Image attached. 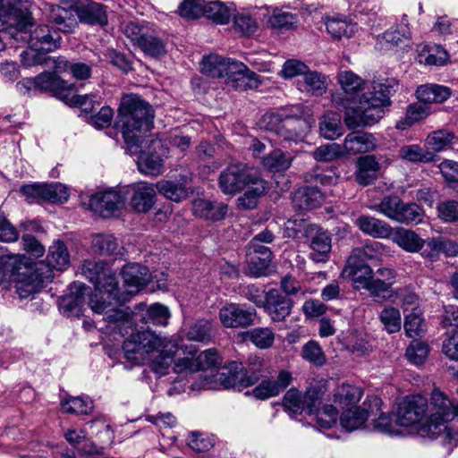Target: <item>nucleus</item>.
Returning <instances> with one entry per match:
<instances>
[{
  "instance_id": "8",
  "label": "nucleus",
  "mask_w": 458,
  "mask_h": 458,
  "mask_svg": "<svg viewBox=\"0 0 458 458\" xmlns=\"http://www.w3.org/2000/svg\"><path fill=\"white\" fill-rule=\"evenodd\" d=\"M372 209L390 220L404 225L420 223L423 217V211L416 203H405L398 196L384 197Z\"/></svg>"
},
{
  "instance_id": "1",
  "label": "nucleus",
  "mask_w": 458,
  "mask_h": 458,
  "mask_svg": "<svg viewBox=\"0 0 458 458\" xmlns=\"http://www.w3.org/2000/svg\"><path fill=\"white\" fill-rule=\"evenodd\" d=\"M343 92L332 94L333 106L344 112V122L349 129L371 126L385 114V107L391 105L390 98L398 83L394 79L365 81L351 71L337 75Z\"/></svg>"
},
{
  "instance_id": "47",
  "label": "nucleus",
  "mask_w": 458,
  "mask_h": 458,
  "mask_svg": "<svg viewBox=\"0 0 458 458\" xmlns=\"http://www.w3.org/2000/svg\"><path fill=\"white\" fill-rule=\"evenodd\" d=\"M63 410L66 413L76 415H88L92 412L94 409L93 402L89 397H69L68 399L61 402Z\"/></svg>"
},
{
  "instance_id": "38",
  "label": "nucleus",
  "mask_w": 458,
  "mask_h": 458,
  "mask_svg": "<svg viewBox=\"0 0 458 458\" xmlns=\"http://www.w3.org/2000/svg\"><path fill=\"white\" fill-rule=\"evenodd\" d=\"M450 88L438 84H425L418 87L417 98L425 104L442 103L451 97Z\"/></svg>"
},
{
  "instance_id": "44",
  "label": "nucleus",
  "mask_w": 458,
  "mask_h": 458,
  "mask_svg": "<svg viewBox=\"0 0 458 458\" xmlns=\"http://www.w3.org/2000/svg\"><path fill=\"white\" fill-rule=\"evenodd\" d=\"M319 131L322 137L327 140H335L343 135L344 130L340 114L335 112L325 114L319 122Z\"/></svg>"
},
{
  "instance_id": "58",
  "label": "nucleus",
  "mask_w": 458,
  "mask_h": 458,
  "mask_svg": "<svg viewBox=\"0 0 458 458\" xmlns=\"http://www.w3.org/2000/svg\"><path fill=\"white\" fill-rule=\"evenodd\" d=\"M419 56L420 63L428 65H444L449 59L447 51L440 46H435L428 50L423 49Z\"/></svg>"
},
{
  "instance_id": "18",
  "label": "nucleus",
  "mask_w": 458,
  "mask_h": 458,
  "mask_svg": "<svg viewBox=\"0 0 458 458\" xmlns=\"http://www.w3.org/2000/svg\"><path fill=\"white\" fill-rule=\"evenodd\" d=\"M21 191L31 200L63 203L69 198L67 187L60 182L28 184L22 186Z\"/></svg>"
},
{
  "instance_id": "15",
  "label": "nucleus",
  "mask_w": 458,
  "mask_h": 458,
  "mask_svg": "<svg viewBox=\"0 0 458 458\" xmlns=\"http://www.w3.org/2000/svg\"><path fill=\"white\" fill-rule=\"evenodd\" d=\"M428 411V401L421 395L404 398L398 405L396 413L400 427H411L420 423Z\"/></svg>"
},
{
  "instance_id": "48",
  "label": "nucleus",
  "mask_w": 458,
  "mask_h": 458,
  "mask_svg": "<svg viewBox=\"0 0 458 458\" xmlns=\"http://www.w3.org/2000/svg\"><path fill=\"white\" fill-rule=\"evenodd\" d=\"M233 14V10L225 5L220 1L205 2V12L203 16L214 21L215 22L227 23Z\"/></svg>"
},
{
  "instance_id": "27",
  "label": "nucleus",
  "mask_w": 458,
  "mask_h": 458,
  "mask_svg": "<svg viewBox=\"0 0 458 458\" xmlns=\"http://www.w3.org/2000/svg\"><path fill=\"white\" fill-rule=\"evenodd\" d=\"M227 210V205L223 202L205 199H197L192 202L193 215L205 220L220 221L225 217Z\"/></svg>"
},
{
  "instance_id": "17",
  "label": "nucleus",
  "mask_w": 458,
  "mask_h": 458,
  "mask_svg": "<svg viewBox=\"0 0 458 458\" xmlns=\"http://www.w3.org/2000/svg\"><path fill=\"white\" fill-rule=\"evenodd\" d=\"M125 291L121 293L126 300L141 291L151 280L152 276L148 268L140 263H128L121 270Z\"/></svg>"
},
{
  "instance_id": "55",
  "label": "nucleus",
  "mask_w": 458,
  "mask_h": 458,
  "mask_svg": "<svg viewBox=\"0 0 458 458\" xmlns=\"http://www.w3.org/2000/svg\"><path fill=\"white\" fill-rule=\"evenodd\" d=\"M344 156L343 147L337 143L322 145L312 152V157L318 162H332Z\"/></svg>"
},
{
  "instance_id": "31",
  "label": "nucleus",
  "mask_w": 458,
  "mask_h": 458,
  "mask_svg": "<svg viewBox=\"0 0 458 458\" xmlns=\"http://www.w3.org/2000/svg\"><path fill=\"white\" fill-rule=\"evenodd\" d=\"M396 271L391 267H380L374 271L372 281V297L386 299V293L388 297H392V288L395 284Z\"/></svg>"
},
{
  "instance_id": "61",
  "label": "nucleus",
  "mask_w": 458,
  "mask_h": 458,
  "mask_svg": "<svg viewBox=\"0 0 458 458\" xmlns=\"http://www.w3.org/2000/svg\"><path fill=\"white\" fill-rule=\"evenodd\" d=\"M168 309L159 303H154L146 309L143 320L146 323H152L157 326H165L169 318Z\"/></svg>"
},
{
  "instance_id": "5",
  "label": "nucleus",
  "mask_w": 458,
  "mask_h": 458,
  "mask_svg": "<svg viewBox=\"0 0 458 458\" xmlns=\"http://www.w3.org/2000/svg\"><path fill=\"white\" fill-rule=\"evenodd\" d=\"M428 420L420 428V433L436 438L447 428V422L458 416V403H454L439 388H434L428 404Z\"/></svg>"
},
{
  "instance_id": "9",
  "label": "nucleus",
  "mask_w": 458,
  "mask_h": 458,
  "mask_svg": "<svg viewBox=\"0 0 458 458\" xmlns=\"http://www.w3.org/2000/svg\"><path fill=\"white\" fill-rule=\"evenodd\" d=\"M30 52H23V62L26 65H35L43 63V58L37 56L33 52H51L60 47L61 37L55 30L47 25L37 27L30 36Z\"/></svg>"
},
{
  "instance_id": "7",
  "label": "nucleus",
  "mask_w": 458,
  "mask_h": 458,
  "mask_svg": "<svg viewBox=\"0 0 458 458\" xmlns=\"http://www.w3.org/2000/svg\"><path fill=\"white\" fill-rule=\"evenodd\" d=\"M303 113L300 106L284 110L281 113L266 114L263 116L264 126L286 141H296L302 137Z\"/></svg>"
},
{
  "instance_id": "41",
  "label": "nucleus",
  "mask_w": 458,
  "mask_h": 458,
  "mask_svg": "<svg viewBox=\"0 0 458 458\" xmlns=\"http://www.w3.org/2000/svg\"><path fill=\"white\" fill-rule=\"evenodd\" d=\"M362 391L360 387L343 384L338 386L334 394V403L341 409L346 410L358 403L361 398Z\"/></svg>"
},
{
  "instance_id": "26",
  "label": "nucleus",
  "mask_w": 458,
  "mask_h": 458,
  "mask_svg": "<svg viewBox=\"0 0 458 458\" xmlns=\"http://www.w3.org/2000/svg\"><path fill=\"white\" fill-rule=\"evenodd\" d=\"M342 147L344 156H354L373 151L377 147V142L372 134L356 131L345 136Z\"/></svg>"
},
{
  "instance_id": "46",
  "label": "nucleus",
  "mask_w": 458,
  "mask_h": 458,
  "mask_svg": "<svg viewBox=\"0 0 458 458\" xmlns=\"http://www.w3.org/2000/svg\"><path fill=\"white\" fill-rule=\"evenodd\" d=\"M292 161L293 158L289 154L281 149H274L263 157L262 165L271 172H283L291 166Z\"/></svg>"
},
{
  "instance_id": "59",
  "label": "nucleus",
  "mask_w": 458,
  "mask_h": 458,
  "mask_svg": "<svg viewBox=\"0 0 458 458\" xmlns=\"http://www.w3.org/2000/svg\"><path fill=\"white\" fill-rule=\"evenodd\" d=\"M212 325L208 320H198L187 331L186 337L190 341L208 342L211 339Z\"/></svg>"
},
{
  "instance_id": "10",
  "label": "nucleus",
  "mask_w": 458,
  "mask_h": 458,
  "mask_svg": "<svg viewBox=\"0 0 458 458\" xmlns=\"http://www.w3.org/2000/svg\"><path fill=\"white\" fill-rule=\"evenodd\" d=\"M258 174L243 164H230L220 173L218 186L224 194L235 195L245 190Z\"/></svg>"
},
{
  "instance_id": "21",
  "label": "nucleus",
  "mask_w": 458,
  "mask_h": 458,
  "mask_svg": "<svg viewBox=\"0 0 458 458\" xmlns=\"http://www.w3.org/2000/svg\"><path fill=\"white\" fill-rule=\"evenodd\" d=\"M342 275L352 280L354 288L367 290L371 295L374 271L367 263L348 258Z\"/></svg>"
},
{
  "instance_id": "12",
  "label": "nucleus",
  "mask_w": 458,
  "mask_h": 458,
  "mask_svg": "<svg viewBox=\"0 0 458 458\" xmlns=\"http://www.w3.org/2000/svg\"><path fill=\"white\" fill-rule=\"evenodd\" d=\"M17 87H24L27 91L33 89L53 92L56 97L64 98L69 92L75 90V84L70 83L53 72H42L33 79L19 82Z\"/></svg>"
},
{
  "instance_id": "57",
  "label": "nucleus",
  "mask_w": 458,
  "mask_h": 458,
  "mask_svg": "<svg viewBox=\"0 0 458 458\" xmlns=\"http://www.w3.org/2000/svg\"><path fill=\"white\" fill-rule=\"evenodd\" d=\"M379 319L385 329L392 334L401 329L402 318L397 308L386 307L379 313Z\"/></svg>"
},
{
  "instance_id": "60",
  "label": "nucleus",
  "mask_w": 458,
  "mask_h": 458,
  "mask_svg": "<svg viewBox=\"0 0 458 458\" xmlns=\"http://www.w3.org/2000/svg\"><path fill=\"white\" fill-rule=\"evenodd\" d=\"M204 0H182L178 6V14L185 19L194 20L203 16Z\"/></svg>"
},
{
  "instance_id": "35",
  "label": "nucleus",
  "mask_w": 458,
  "mask_h": 458,
  "mask_svg": "<svg viewBox=\"0 0 458 458\" xmlns=\"http://www.w3.org/2000/svg\"><path fill=\"white\" fill-rule=\"evenodd\" d=\"M355 179L360 185L371 184L377 178L380 165L374 155L362 156L357 160Z\"/></svg>"
},
{
  "instance_id": "19",
  "label": "nucleus",
  "mask_w": 458,
  "mask_h": 458,
  "mask_svg": "<svg viewBox=\"0 0 458 458\" xmlns=\"http://www.w3.org/2000/svg\"><path fill=\"white\" fill-rule=\"evenodd\" d=\"M224 77L227 84L237 90H246L257 87L258 75L250 71L243 63L226 58Z\"/></svg>"
},
{
  "instance_id": "51",
  "label": "nucleus",
  "mask_w": 458,
  "mask_h": 458,
  "mask_svg": "<svg viewBox=\"0 0 458 458\" xmlns=\"http://www.w3.org/2000/svg\"><path fill=\"white\" fill-rule=\"evenodd\" d=\"M225 57L210 55L203 58L201 72L210 78H224Z\"/></svg>"
},
{
  "instance_id": "52",
  "label": "nucleus",
  "mask_w": 458,
  "mask_h": 458,
  "mask_svg": "<svg viewBox=\"0 0 458 458\" xmlns=\"http://www.w3.org/2000/svg\"><path fill=\"white\" fill-rule=\"evenodd\" d=\"M383 250L384 247L382 243L369 241L362 248L353 249L349 258L366 263L368 260L377 259Z\"/></svg>"
},
{
  "instance_id": "4",
  "label": "nucleus",
  "mask_w": 458,
  "mask_h": 458,
  "mask_svg": "<svg viewBox=\"0 0 458 458\" xmlns=\"http://www.w3.org/2000/svg\"><path fill=\"white\" fill-rule=\"evenodd\" d=\"M154 114L151 106L137 95L124 96L118 109L117 125L127 147H140L141 134L151 130Z\"/></svg>"
},
{
  "instance_id": "20",
  "label": "nucleus",
  "mask_w": 458,
  "mask_h": 458,
  "mask_svg": "<svg viewBox=\"0 0 458 458\" xmlns=\"http://www.w3.org/2000/svg\"><path fill=\"white\" fill-rule=\"evenodd\" d=\"M167 154L168 148L160 140H151V151L142 153L139 157V170L147 175L157 176L161 174L164 172V157H166Z\"/></svg>"
},
{
  "instance_id": "29",
  "label": "nucleus",
  "mask_w": 458,
  "mask_h": 458,
  "mask_svg": "<svg viewBox=\"0 0 458 458\" xmlns=\"http://www.w3.org/2000/svg\"><path fill=\"white\" fill-rule=\"evenodd\" d=\"M81 22L90 25H105L107 14L103 4L93 1L81 3L74 10Z\"/></svg>"
},
{
  "instance_id": "40",
  "label": "nucleus",
  "mask_w": 458,
  "mask_h": 458,
  "mask_svg": "<svg viewBox=\"0 0 458 458\" xmlns=\"http://www.w3.org/2000/svg\"><path fill=\"white\" fill-rule=\"evenodd\" d=\"M392 240L403 250L411 253L419 252L425 244V241L415 232L404 228L397 229L394 233Z\"/></svg>"
},
{
  "instance_id": "53",
  "label": "nucleus",
  "mask_w": 458,
  "mask_h": 458,
  "mask_svg": "<svg viewBox=\"0 0 458 458\" xmlns=\"http://www.w3.org/2000/svg\"><path fill=\"white\" fill-rule=\"evenodd\" d=\"M249 340L259 349L270 348L275 341V334L268 327H256L246 333Z\"/></svg>"
},
{
  "instance_id": "42",
  "label": "nucleus",
  "mask_w": 458,
  "mask_h": 458,
  "mask_svg": "<svg viewBox=\"0 0 458 458\" xmlns=\"http://www.w3.org/2000/svg\"><path fill=\"white\" fill-rule=\"evenodd\" d=\"M374 410L367 411L360 407H352L344 411L340 417V423L344 428L352 431L360 428L369 420Z\"/></svg>"
},
{
  "instance_id": "45",
  "label": "nucleus",
  "mask_w": 458,
  "mask_h": 458,
  "mask_svg": "<svg viewBox=\"0 0 458 458\" xmlns=\"http://www.w3.org/2000/svg\"><path fill=\"white\" fill-rule=\"evenodd\" d=\"M155 185L160 194L174 202L182 201L189 194L188 189L185 186L172 181L161 180Z\"/></svg>"
},
{
  "instance_id": "50",
  "label": "nucleus",
  "mask_w": 458,
  "mask_h": 458,
  "mask_svg": "<svg viewBox=\"0 0 458 458\" xmlns=\"http://www.w3.org/2000/svg\"><path fill=\"white\" fill-rule=\"evenodd\" d=\"M297 18L289 12L276 10L268 19V24L271 29L282 32L294 29L296 27Z\"/></svg>"
},
{
  "instance_id": "25",
  "label": "nucleus",
  "mask_w": 458,
  "mask_h": 458,
  "mask_svg": "<svg viewBox=\"0 0 458 458\" xmlns=\"http://www.w3.org/2000/svg\"><path fill=\"white\" fill-rule=\"evenodd\" d=\"M293 380L292 374L286 370H281L276 378L263 379L258 386L252 390V394L259 400H266L278 395L284 391Z\"/></svg>"
},
{
  "instance_id": "6",
  "label": "nucleus",
  "mask_w": 458,
  "mask_h": 458,
  "mask_svg": "<svg viewBox=\"0 0 458 458\" xmlns=\"http://www.w3.org/2000/svg\"><path fill=\"white\" fill-rule=\"evenodd\" d=\"M10 280L15 284L16 293L21 299L28 298L38 292L53 279L48 267L44 264H30L24 256H20Z\"/></svg>"
},
{
  "instance_id": "39",
  "label": "nucleus",
  "mask_w": 458,
  "mask_h": 458,
  "mask_svg": "<svg viewBox=\"0 0 458 458\" xmlns=\"http://www.w3.org/2000/svg\"><path fill=\"white\" fill-rule=\"evenodd\" d=\"M21 0H0V28L16 25L23 17Z\"/></svg>"
},
{
  "instance_id": "28",
  "label": "nucleus",
  "mask_w": 458,
  "mask_h": 458,
  "mask_svg": "<svg viewBox=\"0 0 458 458\" xmlns=\"http://www.w3.org/2000/svg\"><path fill=\"white\" fill-rule=\"evenodd\" d=\"M156 185L139 182L132 186L131 206L137 212H148L155 204Z\"/></svg>"
},
{
  "instance_id": "36",
  "label": "nucleus",
  "mask_w": 458,
  "mask_h": 458,
  "mask_svg": "<svg viewBox=\"0 0 458 458\" xmlns=\"http://www.w3.org/2000/svg\"><path fill=\"white\" fill-rule=\"evenodd\" d=\"M70 255L64 242L55 241L50 247L47 260L38 261L35 264L47 265L54 276V270H64L67 267Z\"/></svg>"
},
{
  "instance_id": "54",
  "label": "nucleus",
  "mask_w": 458,
  "mask_h": 458,
  "mask_svg": "<svg viewBox=\"0 0 458 458\" xmlns=\"http://www.w3.org/2000/svg\"><path fill=\"white\" fill-rule=\"evenodd\" d=\"M249 270L251 276L259 277L266 274L272 261V252L263 254L249 253Z\"/></svg>"
},
{
  "instance_id": "37",
  "label": "nucleus",
  "mask_w": 458,
  "mask_h": 458,
  "mask_svg": "<svg viewBox=\"0 0 458 458\" xmlns=\"http://www.w3.org/2000/svg\"><path fill=\"white\" fill-rule=\"evenodd\" d=\"M266 182L258 174L250 184L246 186L245 192L237 199V205L242 209H251L257 205L258 199L267 189Z\"/></svg>"
},
{
  "instance_id": "32",
  "label": "nucleus",
  "mask_w": 458,
  "mask_h": 458,
  "mask_svg": "<svg viewBox=\"0 0 458 458\" xmlns=\"http://www.w3.org/2000/svg\"><path fill=\"white\" fill-rule=\"evenodd\" d=\"M324 200V195L318 187L307 186L298 189L293 197V207L305 211L319 207Z\"/></svg>"
},
{
  "instance_id": "3",
  "label": "nucleus",
  "mask_w": 458,
  "mask_h": 458,
  "mask_svg": "<svg viewBox=\"0 0 458 458\" xmlns=\"http://www.w3.org/2000/svg\"><path fill=\"white\" fill-rule=\"evenodd\" d=\"M127 332L123 331V334H130L123 344L124 358L134 364L149 360V367L153 372L158 376L166 375L174 362V355L178 352V344L151 330L134 331L131 327Z\"/></svg>"
},
{
  "instance_id": "49",
  "label": "nucleus",
  "mask_w": 458,
  "mask_h": 458,
  "mask_svg": "<svg viewBox=\"0 0 458 458\" xmlns=\"http://www.w3.org/2000/svg\"><path fill=\"white\" fill-rule=\"evenodd\" d=\"M398 155L401 159L411 163H428L433 160V155L417 144L401 147Z\"/></svg>"
},
{
  "instance_id": "13",
  "label": "nucleus",
  "mask_w": 458,
  "mask_h": 458,
  "mask_svg": "<svg viewBox=\"0 0 458 458\" xmlns=\"http://www.w3.org/2000/svg\"><path fill=\"white\" fill-rule=\"evenodd\" d=\"M259 307H263L273 322H282L287 318L293 309V301L283 295L276 289L266 293L264 300L258 297H249Z\"/></svg>"
},
{
  "instance_id": "33",
  "label": "nucleus",
  "mask_w": 458,
  "mask_h": 458,
  "mask_svg": "<svg viewBox=\"0 0 458 458\" xmlns=\"http://www.w3.org/2000/svg\"><path fill=\"white\" fill-rule=\"evenodd\" d=\"M356 225L365 234L373 238L386 239L392 235L393 228L386 222L370 216H360Z\"/></svg>"
},
{
  "instance_id": "34",
  "label": "nucleus",
  "mask_w": 458,
  "mask_h": 458,
  "mask_svg": "<svg viewBox=\"0 0 458 458\" xmlns=\"http://www.w3.org/2000/svg\"><path fill=\"white\" fill-rule=\"evenodd\" d=\"M310 247L312 250L309 255L310 259L314 262H327L332 247L331 237L326 231L317 228L314 234L310 235Z\"/></svg>"
},
{
  "instance_id": "63",
  "label": "nucleus",
  "mask_w": 458,
  "mask_h": 458,
  "mask_svg": "<svg viewBox=\"0 0 458 458\" xmlns=\"http://www.w3.org/2000/svg\"><path fill=\"white\" fill-rule=\"evenodd\" d=\"M429 349L423 342L414 340L406 350V357L412 364L420 366L426 360Z\"/></svg>"
},
{
  "instance_id": "11",
  "label": "nucleus",
  "mask_w": 458,
  "mask_h": 458,
  "mask_svg": "<svg viewBox=\"0 0 458 458\" xmlns=\"http://www.w3.org/2000/svg\"><path fill=\"white\" fill-rule=\"evenodd\" d=\"M323 392L319 386H310L304 394L296 388L289 389L284 396V406L291 412L298 414L306 411L313 414L317 405H320Z\"/></svg>"
},
{
  "instance_id": "14",
  "label": "nucleus",
  "mask_w": 458,
  "mask_h": 458,
  "mask_svg": "<svg viewBox=\"0 0 458 458\" xmlns=\"http://www.w3.org/2000/svg\"><path fill=\"white\" fill-rule=\"evenodd\" d=\"M187 355L179 357L175 361V371L182 372L189 370L196 372L205 370L220 364V356L216 349H208L197 355V351L193 346L186 347Z\"/></svg>"
},
{
  "instance_id": "43",
  "label": "nucleus",
  "mask_w": 458,
  "mask_h": 458,
  "mask_svg": "<svg viewBox=\"0 0 458 458\" xmlns=\"http://www.w3.org/2000/svg\"><path fill=\"white\" fill-rule=\"evenodd\" d=\"M326 26L328 33L336 39L351 38L358 30L356 23L342 17L327 18Z\"/></svg>"
},
{
  "instance_id": "56",
  "label": "nucleus",
  "mask_w": 458,
  "mask_h": 458,
  "mask_svg": "<svg viewBox=\"0 0 458 458\" xmlns=\"http://www.w3.org/2000/svg\"><path fill=\"white\" fill-rule=\"evenodd\" d=\"M146 55L157 57L165 54V43L159 38L147 32L138 46Z\"/></svg>"
},
{
  "instance_id": "22",
  "label": "nucleus",
  "mask_w": 458,
  "mask_h": 458,
  "mask_svg": "<svg viewBox=\"0 0 458 458\" xmlns=\"http://www.w3.org/2000/svg\"><path fill=\"white\" fill-rule=\"evenodd\" d=\"M43 14L62 32H72L77 25L74 10L72 7H63L59 4L47 3L43 7Z\"/></svg>"
},
{
  "instance_id": "23",
  "label": "nucleus",
  "mask_w": 458,
  "mask_h": 458,
  "mask_svg": "<svg viewBox=\"0 0 458 458\" xmlns=\"http://www.w3.org/2000/svg\"><path fill=\"white\" fill-rule=\"evenodd\" d=\"M246 373L247 371H244L242 363L232 362L228 372L219 373L216 380L220 382L224 388H237L238 390H242L243 387L254 385L259 380V376L252 375L247 377Z\"/></svg>"
},
{
  "instance_id": "64",
  "label": "nucleus",
  "mask_w": 458,
  "mask_h": 458,
  "mask_svg": "<svg viewBox=\"0 0 458 458\" xmlns=\"http://www.w3.org/2000/svg\"><path fill=\"white\" fill-rule=\"evenodd\" d=\"M301 357L316 366H323L327 361L321 347L314 341H310L304 344L301 350Z\"/></svg>"
},
{
  "instance_id": "24",
  "label": "nucleus",
  "mask_w": 458,
  "mask_h": 458,
  "mask_svg": "<svg viewBox=\"0 0 458 458\" xmlns=\"http://www.w3.org/2000/svg\"><path fill=\"white\" fill-rule=\"evenodd\" d=\"M122 206L123 199L115 191L96 193L89 201V208L104 218L112 216Z\"/></svg>"
},
{
  "instance_id": "62",
  "label": "nucleus",
  "mask_w": 458,
  "mask_h": 458,
  "mask_svg": "<svg viewBox=\"0 0 458 458\" xmlns=\"http://www.w3.org/2000/svg\"><path fill=\"white\" fill-rule=\"evenodd\" d=\"M454 137V136L451 131L440 130L429 134L427 138L426 143L429 148L438 152L449 147Z\"/></svg>"
},
{
  "instance_id": "16",
  "label": "nucleus",
  "mask_w": 458,
  "mask_h": 458,
  "mask_svg": "<svg viewBox=\"0 0 458 458\" xmlns=\"http://www.w3.org/2000/svg\"><path fill=\"white\" fill-rule=\"evenodd\" d=\"M256 310L244 305L228 303L219 310L218 318L226 328H246L255 323Z\"/></svg>"
},
{
  "instance_id": "30",
  "label": "nucleus",
  "mask_w": 458,
  "mask_h": 458,
  "mask_svg": "<svg viewBox=\"0 0 458 458\" xmlns=\"http://www.w3.org/2000/svg\"><path fill=\"white\" fill-rule=\"evenodd\" d=\"M89 288L81 282H74L70 285V293L59 301L60 310L67 315L80 311L89 294Z\"/></svg>"
},
{
  "instance_id": "2",
  "label": "nucleus",
  "mask_w": 458,
  "mask_h": 458,
  "mask_svg": "<svg viewBox=\"0 0 458 458\" xmlns=\"http://www.w3.org/2000/svg\"><path fill=\"white\" fill-rule=\"evenodd\" d=\"M81 274L94 284L89 305L96 314L102 315L112 331L123 334L132 327L128 309L118 307L126 297L121 293L113 271L102 260L88 259L81 265Z\"/></svg>"
}]
</instances>
